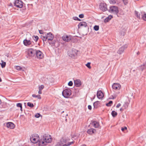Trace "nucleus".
<instances>
[{
  "label": "nucleus",
  "instance_id": "393cba45",
  "mask_svg": "<svg viewBox=\"0 0 146 146\" xmlns=\"http://www.w3.org/2000/svg\"><path fill=\"white\" fill-rule=\"evenodd\" d=\"M111 114L113 117H115L117 115V112L115 111H113L111 112Z\"/></svg>",
  "mask_w": 146,
  "mask_h": 146
},
{
  "label": "nucleus",
  "instance_id": "a18cd8bd",
  "mask_svg": "<svg viewBox=\"0 0 146 146\" xmlns=\"http://www.w3.org/2000/svg\"><path fill=\"white\" fill-rule=\"evenodd\" d=\"M40 116V115L39 113H36L35 115V117L36 118H38Z\"/></svg>",
  "mask_w": 146,
  "mask_h": 146
},
{
  "label": "nucleus",
  "instance_id": "7ed1b4c3",
  "mask_svg": "<svg viewBox=\"0 0 146 146\" xmlns=\"http://www.w3.org/2000/svg\"><path fill=\"white\" fill-rule=\"evenodd\" d=\"M62 94L64 98H68L71 94V90L70 89H66L62 91Z\"/></svg>",
  "mask_w": 146,
  "mask_h": 146
},
{
  "label": "nucleus",
  "instance_id": "8fccbe9b",
  "mask_svg": "<svg viewBox=\"0 0 146 146\" xmlns=\"http://www.w3.org/2000/svg\"><path fill=\"white\" fill-rule=\"evenodd\" d=\"M88 108L89 110H91L92 108V106L91 105H89L88 106Z\"/></svg>",
  "mask_w": 146,
  "mask_h": 146
},
{
  "label": "nucleus",
  "instance_id": "de8ad7c7",
  "mask_svg": "<svg viewBox=\"0 0 146 146\" xmlns=\"http://www.w3.org/2000/svg\"><path fill=\"white\" fill-rule=\"evenodd\" d=\"M79 17L80 18H82L84 17V15L83 14H81L79 15Z\"/></svg>",
  "mask_w": 146,
  "mask_h": 146
},
{
  "label": "nucleus",
  "instance_id": "c03bdc74",
  "mask_svg": "<svg viewBox=\"0 0 146 146\" xmlns=\"http://www.w3.org/2000/svg\"><path fill=\"white\" fill-rule=\"evenodd\" d=\"M68 85L69 86H72L73 85V82L72 81H70L68 83Z\"/></svg>",
  "mask_w": 146,
  "mask_h": 146
},
{
  "label": "nucleus",
  "instance_id": "5fc2aeb1",
  "mask_svg": "<svg viewBox=\"0 0 146 146\" xmlns=\"http://www.w3.org/2000/svg\"><path fill=\"white\" fill-rule=\"evenodd\" d=\"M38 93L39 94H41V93H42L41 90H39V91L38 92Z\"/></svg>",
  "mask_w": 146,
  "mask_h": 146
},
{
  "label": "nucleus",
  "instance_id": "f704fd0d",
  "mask_svg": "<svg viewBox=\"0 0 146 146\" xmlns=\"http://www.w3.org/2000/svg\"><path fill=\"white\" fill-rule=\"evenodd\" d=\"M94 28L95 31H98L99 29V26L98 25H96L94 27Z\"/></svg>",
  "mask_w": 146,
  "mask_h": 146
},
{
  "label": "nucleus",
  "instance_id": "4d7b16f0",
  "mask_svg": "<svg viewBox=\"0 0 146 146\" xmlns=\"http://www.w3.org/2000/svg\"><path fill=\"white\" fill-rule=\"evenodd\" d=\"M120 110L121 111H123V109L122 108H121Z\"/></svg>",
  "mask_w": 146,
  "mask_h": 146
},
{
  "label": "nucleus",
  "instance_id": "864d4df0",
  "mask_svg": "<svg viewBox=\"0 0 146 146\" xmlns=\"http://www.w3.org/2000/svg\"><path fill=\"white\" fill-rule=\"evenodd\" d=\"M121 104L120 103L118 104L116 106L117 108H119L121 106Z\"/></svg>",
  "mask_w": 146,
  "mask_h": 146
},
{
  "label": "nucleus",
  "instance_id": "ea45409f",
  "mask_svg": "<svg viewBox=\"0 0 146 146\" xmlns=\"http://www.w3.org/2000/svg\"><path fill=\"white\" fill-rule=\"evenodd\" d=\"M17 106L18 107L21 108L22 106V104L21 103H18L17 104Z\"/></svg>",
  "mask_w": 146,
  "mask_h": 146
},
{
  "label": "nucleus",
  "instance_id": "680f3d73",
  "mask_svg": "<svg viewBox=\"0 0 146 146\" xmlns=\"http://www.w3.org/2000/svg\"><path fill=\"white\" fill-rule=\"evenodd\" d=\"M139 54V52H138L137 53V54Z\"/></svg>",
  "mask_w": 146,
  "mask_h": 146
},
{
  "label": "nucleus",
  "instance_id": "aec40b11",
  "mask_svg": "<svg viewBox=\"0 0 146 146\" xmlns=\"http://www.w3.org/2000/svg\"><path fill=\"white\" fill-rule=\"evenodd\" d=\"M80 26H84L85 27H88L87 26V23L85 22H80L78 25V27L79 28ZM88 28H89L88 27Z\"/></svg>",
  "mask_w": 146,
  "mask_h": 146
},
{
  "label": "nucleus",
  "instance_id": "a19ab883",
  "mask_svg": "<svg viewBox=\"0 0 146 146\" xmlns=\"http://www.w3.org/2000/svg\"><path fill=\"white\" fill-rule=\"evenodd\" d=\"M123 1V2L124 4L125 5H126L128 3V0H122Z\"/></svg>",
  "mask_w": 146,
  "mask_h": 146
},
{
  "label": "nucleus",
  "instance_id": "09e8293b",
  "mask_svg": "<svg viewBox=\"0 0 146 146\" xmlns=\"http://www.w3.org/2000/svg\"><path fill=\"white\" fill-rule=\"evenodd\" d=\"M73 19L75 20H77L78 19V17H73Z\"/></svg>",
  "mask_w": 146,
  "mask_h": 146
},
{
  "label": "nucleus",
  "instance_id": "dca6fc26",
  "mask_svg": "<svg viewBox=\"0 0 146 146\" xmlns=\"http://www.w3.org/2000/svg\"><path fill=\"white\" fill-rule=\"evenodd\" d=\"M97 96L99 99H102L104 97L103 93L101 90L98 91L97 93Z\"/></svg>",
  "mask_w": 146,
  "mask_h": 146
},
{
  "label": "nucleus",
  "instance_id": "5701e85b",
  "mask_svg": "<svg viewBox=\"0 0 146 146\" xmlns=\"http://www.w3.org/2000/svg\"><path fill=\"white\" fill-rule=\"evenodd\" d=\"M146 68V61L142 65H141L140 69L142 71H143L144 69Z\"/></svg>",
  "mask_w": 146,
  "mask_h": 146
},
{
  "label": "nucleus",
  "instance_id": "2eb2a0df",
  "mask_svg": "<svg viewBox=\"0 0 146 146\" xmlns=\"http://www.w3.org/2000/svg\"><path fill=\"white\" fill-rule=\"evenodd\" d=\"M6 126L8 128L13 129L15 127V125L13 123L9 122L6 123Z\"/></svg>",
  "mask_w": 146,
  "mask_h": 146
},
{
  "label": "nucleus",
  "instance_id": "b1692460",
  "mask_svg": "<svg viewBox=\"0 0 146 146\" xmlns=\"http://www.w3.org/2000/svg\"><path fill=\"white\" fill-rule=\"evenodd\" d=\"M69 139H66V138H62L60 139V141L62 142L63 141L64 143H66L67 142H68Z\"/></svg>",
  "mask_w": 146,
  "mask_h": 146
},
{
  "label": "nucleus",
  "instance_id": "a211bd4d",
  "mask_svg": "<svg viewBox=\"0 0 146 146\" xmlns=\"http://www.w3.org/2000/svg\"><path fill=\"white\" fill-rule=\"evenodd\" d=\"M96 132V129L93 128H91L90 129H88L87 131V133L90 135H92L93 133H94Z\"/></svg>",
  "mask_w": 146,
  "mask_h": 146
},
{
  "label": "nucleus",
  "instance_id": "4c0bfd02",
  "mask_svg": "<svg viewBox=\"0 0 146 146\" xmlns=\"http://www.w3.org/2000/svg\"><path fill=\"white\" fill-rule=\"evenodd\" d=\"M16 69L19 70H21L22 69V67L20 66H17L16 67Z\"/></svg>",
  "mask_w": 146,
  "mask_h": 146
},
{
  "label": "nucleus",
  "instance_id": "c756f323",
  "mask_svg": "<svg viewBox=\"0 0 146 146\" xmlns=\"http://www.w3.org/2000/svg\"><path fill=\"white\" fill-rule=\"evenodd\" d=\"M2 63L1 64V66L2 68H4L6 65V62L2 60Z\"/></svg>",
  "mask_w": 146,
  "mask_h": 146
},
{
  "label": "nucleus",
  "instance_id": "bf43d9fd",
  "mask_svg": "<svg viewBox=\"0 0 146 146\" xmlns=\"http://www.w3.org/2000/svg\"><path fill=\"white\" fill-rule=\"evenodd\" d=\"M82 146H86L85 145H82Z\"/></svg>",
  "mask_w": 146,
  "mask_h": 146
},
{
  "label": "nucleus",
  "instance_id": "bb28decb",
  "mask_svg": "<svg viewBox=\"0 0 146 146\" xmlns=\"http://www.w3.org/2000/svg\"><path fill=\"white\" fill-rule=\"evenodd\" d=\"M40 37L41 38L43 42H44V41H46L47 40V38H46V35L45 36H43V35H41V36H40Z\"/></svg>",
  "mask_w": 146,
  "mask_h": 146
},
{
  "label": "nucleus",
  "instance_id": "ddd939ff",
  "mask_svg": "<svg viewBox=\"0 0 146 146\" xmlns=\"http://www.w3.org/2000/svg\"><path fill=\"white\" fill-rule=\"evenodd\" d=\"M112 88L115 90H119L121 88L120 85L118 83H114L112 86Z\"/></svg>",
  "mask_w": 146,
  "mask_h": 146
},
{
  "label": "nucleus",
  "instance_id": "9d476101",
  "mask_svg": "<svg viewBox=\"0 0 146 146\" xmlns=\"http://www.w3.org/2000/svg\"><path fill=\"white\" fill-rule=\"evenodd\" d=\"M35 54L37 58L39 59H42L43 58V54L39 50H36Z\"/></svg>",
  "mask_w": 146,
  "mask_h": 146
},
{
  "label": "nucleus",
  "instance_id": "4be33fe9",
  "mask_svg": "<svg viewBox=\"0 0 146 146\" xmlns=\"http://www.w3.org/2000/svg\"><path fill=\"white\" fill-rule=\"evenodd\" d=\"M99 102L98 101H97L95 102L93 104L94 108H97L99 106Z\"/></svg>",
  "mask_w": 146,
  "mask_h": 146
},
{
  "label": "nucleus",
  "instance_id": "c85d7f7f",
  "mask_svg": "<svg viewBox=\"0 0 146 146\" xmlns=\"http://www.w3.org/2000/svg\"><path fill=\"white\" fill-rule=\"evenodd\" d=\"M32 96L34 98H38L39 99H41L40 96L39 95H36L35 94H33L32 95Z\"/></svg>",
  "mask_w": 146,
  "mask_h": 146
},
{
  "label": "nucleus",
  "instance_id": "20e7f679",
  "mask_svg": "<svg viewBox=\"0 0 146 146\" xmlns=\"http://www.w3.org/2000/svg\"><path fill=\"white\" fill-rule=\"evenodd\" d=\"M110 13L117 14L119 12L118 7L115 6H111L110 7V9L108 10Z\"/></svg>",
  "mask_w": 146,
  "mask_h": 146
},
{
  "label": "nucleus",
  "instance_id": "423d86ee",
  "mask_svg": "<svg viewBox=\"0 0 146 146\" xmlns=\"http://www.w3.org/2000/svg\"><path fill=\"white\" fill-rule=\"evenodd\" d=\"M23 2L21 0H15L14 3V6L17 7L21 8L23 6Z\"/></svg>",
  "mask_w": 146,
  "mask_h": 146
},
{
  "label": "nucleus",
  "instance_id": "58836bf2",
  "mask_svg": "<svg viewBox=\"0 0 146 146\" xmlns=\"http://www.w3.org/2000/svg\"><path fill=\"white\" fill-rule=\"evenodd\" d=\"M141 17L143 20L146 21V14H144L143 16L141 15Z\"/></svg>",
  "mask_w": 146,
  "mask_h": 146
},
{
  "label": "nucleus",
  "instance_id": "052dcab7",
  "mask_svg": "<svg viewBox=\"0 0 146 146\" xmlns=\"http://www.w3.org/2000/svg\"><path fill=\"white\" fill-rule=\"evenodd\" d=\"M1 100L0 99V104H1Z\"/></svg>",
  "mask_w": 146,
  "mask_h": 146
},
{
  "label": "nucleus",
  "instance_id": "0eeeda50",
  "mask_svg": "<svg viewBox=\"0 0 146 146\" xmlns=\"http://www.w3.org/2000/svg\"><path fill=\"white\" fill-rule=\"evenodd\" d=\"M36 50L33 48H29L28 50V54L30 56H34L36 54Z\"/></svg>",
  "mask_w": 146,
  "mask_h": 146
},
{
  "label": "nucleus",
  "instance_id": "603ef678",
  "mask_svg": "<svg viewBox=\"0 0 146 146\" xmlns=\"http://www.w3.org/2000/svg\"><path fill=\"white\" fill-rule=\"evenodd\" d=\"M39 33L40 34H43V32L42 30H39Z\"/></svg>",
  "mask_w": 146,
  "mask_h": 146
},
{
  "label": "nucleus",
  "instance_id": "2f4dec72",
  "mask_svg": "<svg viewBox=\"0 0 146 146\" xmlns=\"http://www.w3.org/2000/svg\"><path fill=\"white\" fill-rule=\"evenodd\" d=\"M27 105L28 106L30 107L31 108H33L34 107L33 104L30 102H29L27 103Z\"/></svg>",
  "mask_w": 146,
  "mask_h": 146
},
{
  "label": "nucleus",
  "instance_id": "f03ea898",
  "mask_svg": "<svg viewBox=\"0 0 146 146\" xmlns=\"http://www.w3.org/2000/svg\"><path fill=\"white\" fill-rule=\"evenodd\" d=\"M39 137L36 134L33 135H31L30 138L31 141L33 143H36L38 141Z\"/></svg>",
  "mask_w": 146,
  "mask_h": 146
},
{
  "label": "nucleus",
  "instance_id": "3c124183",
  "mask_svg": "<svg viewBox=\"0 0 146 146\" xmlns=\"http://www.w3.org/2000/svg\"><path fill=\"white\" fill-rule=\"evenodd\" d=\"M112 17H113L111 15H110L109 16H108V18H109V19L110 20H111Z\"/></svg>",
  "mask_w": 146,
  "mask_h": 146
},
{
  "label": "nucleus",
  "instance_id": "412c9836",
  "mask_svg": "<svg viewBox=\"0 0 146 146\" xmlns=\"http://www.w3.org/2000/svg\"><path fill=\"white\" fill-rule=\"evenodd\" d=\"M38 145L39 146H45L46 143L45 141H44V139L43 140H40L38 141Z\"/></svg>",
  "mask_w": 146,
  "mask_h": 146
},
{
  "label": "nucleus",
  "instance_id": "f8f14e48",
  "mask_svg": "<svg viewBox=\"0 0 146 146\" xmlns=\"http://www.w3.org/2000/svg\"><path fill=\"white\" fill-rule=\"evenodd\" d=\"M62 38L64 41L68 42L71 39L72 36L70 35H64L62 36Z\"/></svg>",
  "mask_w": 146,
  "mask_h": 146
},
{
  "label": "nucleus",
  "instance_id": "37998d69",
  "mask_svg": "<svg viewBox=\"0 0 146 146\" xmlns=\"http://www.w3.org/2000/svg\"><path fill=\"white\" fill-rule=\"evenodd\" d=\"M109 21H110V20L109 19V18L107 17L104 19V22L105 23H107Z\"/></svg>",
  "mask_w": 146,
  "mask_h": 146
},
{
  "label": "nucleus",
  "instance_id": "cd10ccee",
  "mask_svg": "<svg viewBox=\"0 0 146 146\" xmlns=\"http://www.w3.org/2000/svg\"><path fill=\"white\" fill-rule=\"evenodd\" d=\"M135 14L137 17L139 18H140V15L139 13H138V12L137 11H135Z\"/></svg>",
  "mask_w": 146,
  "mask_h": 146
},
{
  "label": "nucleus",
  "instance_id": "a878e982",
  "mask_svg": "<svg viewBox=\"0 0 146 146\" xmlns=\"http://www.w3.org/2000/svg\"><path fill=\"white\" fill-rule=\"evenodd\" d=\"M74 143V142L72 141L68 142L67 144H64L62 145H61V146H69L73 144Z\"/></svg>",
  "mask_w": 146,
  "mask_h": 146
},
{
  "label": "nucleus",
  "instance_id": "13d9d810",
  "mask_svg": "<svg viewBox=\"0 0 146 146\" xmlns=\"http://www.w3.org/2000/svg\"><path fill=\"white\" fill-rule=\"evenodd\" d=\"M78 19H77V21H81V20L80 19L78 18Z\"/></svg>",
  "mask_w": 146,
  "mask_h": 146
},
{
  "label": "nucleus",
  "instance_id": "f257e3e1",
  "mask_svg": "<svg viewBox=\"0 0 146 146\" xmlns=\"http://www.w3.org/2000/svg\"><path fill=\"white\" fill-rule=\"evenodd\" d=\"M78 52V51L76 49L73 48L68 51V54L71 58H74L77 55Z\"/></svg>",
  "mask_w": 146,
  "mask_h": 146
},
{
  "label": "nucleus",
  "instance_id": "49530a36",
  "mask_svg": "<svg viewBox=\"0 0 146 146\" xmlns=\"http://www.w3.org/2000/svg\"><path fill=\"white\" fill-rule=\"evenodd\" d=\"M127 129V127H121V130L123 131L125 130H126Z\"/></svg>",
  "mask_w": 146,
  "mask_h": 146
},
{
  "label": "nucleus",
  "instance_id": "4468645a",
  "mask_svg": "<svg viewBox=\"0 0 146 146\" xmlns=\"http://www.w3.org/2000/svg\"><path fill=\"white\" fill-rule=\"evenodd\" d=\"M90 124L95 128H98L100 125L99 122L96 121H92Z\"/></svg>",
  "mask_w": 146,
  "mask_h": 146
},
{
  "label": "nucleus",
  "instance_id": "1a4fd4ad",
  "mask_svg": "<svg viewBox=\"0 0 146 146\" xmlns=\"http://www.w3.org/2000/svg\"><path fill=\"white\" fill-rule=\"evenodd\" d=\"M99 8L100 10L104 11L108 10L107 5L106 3H101L99 5Z\"/></svg>",
  "mask_w": 146,
  "mask_h": 146
},
{
  "label": "nucleus",
  "instance_id": "39448f33",
  "mask_svg": "<svg viewBox=\"0 0 146 146\" xmlns=\"http://www.w3.org/2000/svg\"><path fill=\"white\" fill-rule=\"evenodd\" d=\"M43 139L46 143H51L52 140V138L50 135L46 134L43 135Z\"/></svg>",
  "mask_w": 146,
  "mask_h": 146
},
{
  "label": "nucleus",
  "instance_id": "6e6552de",
  "mask_svg": "<svg viewBox=\"0 0 146 146\" xmlns=\"http://www.w3.org/2000/svg\"><path fill=\"white\" fill-rule=\"evenodd\" d=\"M127 48V44H125L119 48L117 53L120 55L121 54L124 52V50L126 49Z\"/></svg>",
  "mask_w": 146,
  "mask_h": 146
},
{
  "label": "nucleus",
  "instance_id": "c9c22d12",
  "mask_svg": "<svg viewBox=\"0 0 146 146\" xmlns=\"http://www.w3.org/2000/svg\"><path fill=\"white\" fill-rule=\"evenodd\" d=\"M33 38L34 40L36 42L38 40L39 38L37 36H33Z\"/></svg>",
  "mask_w": 146,
  "mask_h": 146
},
{
  "label": "nucleus",
  "instance_id": "9b49d317",
  "mask_svg": "<svg viewBox=\"0 0 146 146\" xmlns=\"http://www.w3.org/2000/svg\"><path fill=\"white\" fill-rule=\"evenodd\" d=\"M46 36L48 40L52 41L54 38V36L51 33L49 32L46 34Z\"/></svg>",
  "mask_w": 146,
  "mask_h": 146
},
{
  "label": "nucleus",
  "instance_id": "e2e57ef3",
  "mask_svg": "<svg viewBox=\"0 0 146 146\" xmlns=\"http://www.w3.org/2000/svg\"><path fill=\"white\" fill-rule=\"evenodd\" d=\"M58 146V145H56V146Z\"/></svg>",
  "mask_w": 146,
  "mask_h": 146
},
{
  "label": "nucleus",
  "instance_id": "473e14b6",
  "mask_svg": "<svg viewBox=\"0 0 146 146\" xmlns=\"http://www.w3.org/2000/svg\"><path fill=\"white\" fill-rule=\"evenodd\" d=\"M109 1L111 4H114L116 3V0H109Z\"/></svg>",
  "mask_w": 146,
  "mask_h": 146
},
{
  "label": "nucleus",
  "instance_id": "f3484780",
  "mask_svg": "<svg viewBox=\"0 0 146 146\" xmlns=\"http://www.w3.org/2000/svg\"><path fill=\"white\" fill-rule=\"evenodd\" d=\"M74 84L77 87L80 86L81 85V81L79 79H77L74 81Z\"/></svg>",
  "mask_w": 146,
  "mask_h": 146
},
{
  "label": "nucleus",
  "instance_id": "79ce46f5",
  "mask_svg": "<svg viewBox=\"0 0 146 146\" xmlns=\"http://www.w3.org/2000/svg\"><path fill=\"white\" fill-rule=\"evenodd\" d=\"M44 88V86L43 85H41L39 87V90H42Z\"/></svg>",
  "mask_w": 146,
  "mask_h": 146
},
{
  "label": "nucleus",
  "instance_id": "72a5a7b5",
  "mask_svg": "<svg viewBox=\"0 0 146 146\" xmlns=\"http://www.w3.org/2000/svg\"><path fill=\"white\" fill-rule=\"evenodd\" d=\"M56 42L55 40H53L51 42H49V44L50 45H51L52 46H54Z\"/></svg>",
  "mask_w": 146,
  "mask_h": 146
},
{
  "label": "nucleus",
  "instance_id": "e433bc0d",
  "mask_svg": "<svg viewBox=\"0 0 146 146\" xmlns=\"http://www.w3.org/2000/svg\"><path fill=\"white\" fill-rule=\"evenodd\" d=\"M90 62H88L86 64V66L89 68L90 69L91 68V66H90Z\"/></svg>",
  "mask_w": 146,
  "mask_h": 146
},
{
  "label": "nucleus",
  "instance_id": "6ab92c4d",
  "mask_svg": "<svg viewBox=\"0 0 146 146\" xmlns=\"http://www.w3.org/2000/svg\"><path fill=\"white\" fill-rule=\"evenodd\" d=\"M23 42L24 44L26 46L29 45L31 43L30 40H27L26 39L23 40Z\"/></svg>",
  "mask_w": 146,
  "mask_h": 146
},
{
  "label": "nucleus",
  "instance_id": "6e6d98bb",
  "mask_svg": "<svg viewBox=\"0 0 146 146\" xmlns=\"http://www.w3.org/2000/svg\"><path fill=\"white\" fill-rule=\"evenodd\" d=\"M20 108V110L21 111H23V109H22V106Z\"/></svg>",
  "mask_w": 146,
  "mask_h": 146
},
{
  "label": "nucleus",
  "instance_id": "7c9ffc66",
  "mask_svg": "<svg viewBox=\"0 0 146 146\" xmlns=\"http://www.w3.org/2000/svg\"><path fill=\"white\" fill-rule=\"evenodd\" d=\"M113 104V102L111 101H110L108 103L106 104V106H110Z\"/></svg>",
  "mask_w": 146,
  "mask_h": 146
}]
</instances>
